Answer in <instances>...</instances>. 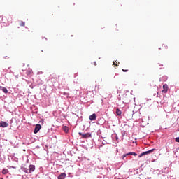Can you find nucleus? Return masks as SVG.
Segmentation results:
<instances>
[{
	"label": "nucleus",
	"instance_id": "1",
	"mask_svg": "<svg viewBox=\"0 0 179 179\" xmlns=\"http://www.w3.org/2000/svg\"><path fill=\"white\" fill-rule=\"evenodd\" d=\"M36 170V166L34 165H29L28 169H25L24 171V173H27V174H30L31 173H33Z\"/></svg>",
	"mask_w": 179,
	"mask_h": 179
},
{
	"label": "nucleus",
	"instance_id": "2",
	"mask_svg": "<svg viewBox=\"0 0 179 179\" xmlns=\"http://www.w3.org/2000/svg\"><path fill=\"white\" fill-rule=\"evenodd\" d=\"M78 134L80 136H82L83 139H86L87 138H92V134L90 133H86L85 134H83L82 133L79 132Z\"/></svg>",
	"mask_w": 179,
	"mask_h": 179
},
{
	"label": "nucleus",
	"instance_id": "3",
	"mask_svg": "<svg viewBox=\"0 0 179 179\" xmlns=\"http://www.w3.org/2000/svg\"><path fill=\"white\" fill-rule=\"evenodd\" d=\"M153 152H155V149H152L148 151L143 152L140 155H138V157H142V156H145V155H150V153H153Z\"/></svg>",
	"mask_w": 179,
	"mask_h": 179
},
{
	"label": "nucleus",
	"instance_id": "4",
	"mask_svg": "<svg viewBox=\"0 0 179 179\" xmlns=\"http://www.w3.org/2000/svg\"><path fill=\"white\" fill-rule=\"evenodd\" d=\"M96 118H97V115L95 113H93L89 117V119L90 120V121H96Z\"/></svg>",
	"mask_w": 179,
	"mask_h": 179
},
{
	"label": "nucleus",
	"instance_id": "5",
	"mask_svg": "<svg viewBox=\"0 0 179 179\" xmlns=\"http://www.w3.org/2000/svg\"><path fill=\"white\" fill-rule=\"evenodd\" d=\"M40 129H41V125L40 124H36L35 127V129L34 130V134H37V132H38V131H40Z\"/></svg>",
	"mask_w": 179,
	"mask_h": 179
},
{
	"label": "nucleus",
	"instance_id": "6",
	"mask_svg": "<svg viewBox=\"0 0 179 179\" xmlns=\"http://www.w3.org/2000/svg\"><path fill=\"white\" fill-rule=\"evenodd\" d=\"M127 156H138V154H136V152H129L123 155V159H125Z\"/></svg>",
	"mask_w": 179,
	"mask_h": 179
},
{
	"label": "nucleus",
	"instance_id": "7",
	"mask_svg": "<svg viewBox=\"0 0 179 179\" xmlns=\"http://www.w3.org/2000/svg\"><path fill=\"white\" fill-rule=\"evenodd\" d=\"M168 90H169V85H167V84H164L163 85L162 93H167Z\"/></svg>",
	"mask_w": 179,
	"mask_h": 179
},
{
	"label": "nucleus",
	"instance_id": "8",
	"mask_svg": "<svg viewBox=\"0 0 179 179\" xmlns=\"http://www.w3.org/2000/svg\"><path fill=\"white\" fill-rule=\"evenodd\" d=\"M8 125H9V124L6 122H0V127H1L2 128H6V127H8Z\"/></svg>",
	"mask_w": 179,
	"mask_h": 179
},
{
	"label": "nucleus",
	"instance_id": "9",
	"mask_svg": "<svg viewBox=\"0 0 179 179\" xmlns=\"http://www.w3.org/2000/svg\"><path fill=\"white\" fill-rule=\"evenodd\" d=\"M65 177H66V173H63L58 176V179H65Z\"/></svg>",
	"mask_w": 179,
	"mask_h": 179
},
{
	"label": "nucleus",
	"instance_id": "10",
	"mask_svg": "<svg viewBox=\"0 0 179 179\" xmlns=\"http://www.w3.org/2000/svg\"><path fill=\"white\" fill-rule=\"evenodd\" d=\"M0 89H1L3 93H8V89H6V87L0 86Z\"/></svg>",
	"mask_w": 179,
	"mask_h": 179
},
{
	"label": "nucleus",
	"instance_id": "11",
	"mask_svg": "<svg viewBox=\"0 0 179 179\" xmlns=\"http://www.w3.org/2000/svg\"><path fill=\"white\" fill-rule=\"evenodd\" d=\"M116 114L117 115L121 116V114H122V112L118 108L116 109Z\"/></svg>",
	"mask_w": 179,
	"mask_h": 179
},
{
	"label": "nucleus",
	"instance_id": "12",
	"mask_svg": "<svg viewBox=\"0 0 179 179\" xmlns=\"http://www.w3.org/2000/svg\"><path fill=\"white\" fill-rule=\"evenodd\" d=\"M27 75H33V70H31V69H29V70H27Z\"/></svg>",
	"mask_w": 179,
	"mask_h": 179
},
{
	"label": "nucleus",
	"instance_id": "13",
	"mask_svg": "<svg viewBox=\"0 0 179 179\" xmlns=\"http://www.w3.org/2000/svg\"><path fill=\"white\" fill-rule=\"evenodd\" d=\"M8 173H9V170L5 169L2 170V174H8Z\"/></svg>",
	"mask_w": 179,
	"mask_h": 179
},
{
	"label": "nucleus",
	"instance_id": "14",
	"mask_svg": "<svg viewBox=\"0 0 179 179\" xmlns=\"http://www.w3.org/2000/svg\"><path fill=\"white\" fill-rule=\"evenodd\" d=\"M25 24H26V23H24V22H23V21H21V22H20V26H22V27H24Z\"/></svg>",
	"mask_w": 179,
	"mask_h": 179
},
{
	"label": "nucleus",
	"instance_id": "15",
	"mask_svg": "<svg viewBox=\"0 0 179 179\" xmlns=\"http://www.w3.org/2000/svg\"><path fill=\"white\" fill-rule=\"evenodd\" d=\"M63 129H64V132H68V131H69L68 127H66V126L64 127Z\"/></svg>",
	"mask_w": 179,
	"mask_h": 179
},
{
	"label": "nucleus",
	"instance_id": "16",
	"mask_svg": "<svg viewBox=\"0 0 179 179\" xmlns=\"http://www.w3.org/2000/svg\"><path fill=\"white\" fill-rule=\"evenodd\" d=\"M118 64H120V62H117V61H115V62H113V65H116V66H118Z\"/></svg>",
	"mask_w": 179,
	"mask_h": 179
},
{
	"label": "nucleus",
	"instance_id": "17",
	"mask_svg": "<svg viewBox=\"0 0 179 179\" xmlns=\"http://www.w3.org/2000/svg\"><path fill=\"white\" fill-rule=\"evenodd\" d=\"M162 47H163V48H165V50H167V48H168V46L166 44H163Z\"/></svg>",
	"mask_w": 179,
	"mask_h": 179
},
{
	"label": "nucleus",
	"instance_id": "18",
	"mask_svg": "<svg viewBox=\"0 0 179 179\" xmlns=\"http://www.w3.org/2000/svg\"><path fill=\"white\" fill-rule=\"evenodd\" d=\"M175 141H176V142H178L179 143V137L176 138Z\"/></svg>",
	"mask_w": 179,
	"mask_h": 179
},
{
	"label": "nucleus",
	"instance_id": "19",
	"mask_svg": "<svg viewBox=\"0 0 179 179\" xmlns=\"http://www.w3.org/2000/svg\"><path fill=\"white\" fill-rule=\"evenodd\" d=\"M122 71L123 72H128V69H126V70L125 69H122Z\"/></svg>",
	"mask_w": 179,
	"mask_h": 179
},
{
	"label": "nucleus",
	"instance_id": "20",
	"mask_svg": "<svg viewBox=\"0 0 179 179\" xmlns=\"http://www.w3.org/2000/svg\"><path fill=\"white\" fill-rule=\"evenodd\" d=\"M93 64L96 66L97 65V63L96 62H94Z\"/></svg>",
	"mask_w": 179,
	"mask_h": 179
},
{
	"label": "nucleus",
	"instance_id": "21",
	"mask_svg": "<svg viewBox=\"0 0 179 179\" xmlns=\"http://www.w3.org/2000/svg\"><path fill=\"white\" fill-rule=\"evenodd\" d=\"M1 179H3V178H1Z\"/></svg>",
	"mask_w": 179,
	"mask_h": 179
}]
</instances>
